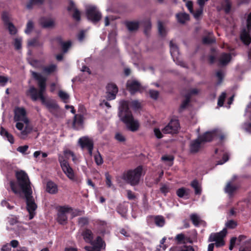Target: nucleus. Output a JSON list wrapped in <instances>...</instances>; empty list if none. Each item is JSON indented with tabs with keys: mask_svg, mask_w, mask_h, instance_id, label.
<instances>
[{
	"mask_svg": "<svg viewBox=\"0 0 251 251\" xmlns=\"http://www.w3.org/2000/svg\"><path fill=\"white\" fill-rule=\"evenodd\" d=\"M33 28V23L32 21H29L26 25V28L25 30V33L27 34H29Z\"/></svg>",
	"mask_w": 251,
	"mask_h": 251,
	"instance_id": "obj_50",
	"label": "nucleus"
},
{
	"mask_svg": "<svg viewBox=\"0 0 251 251\" xmlns=\"http://www.w3.org/2000/svg\"><path fill=\"white\" fill-rule=\"evenodd\" d=\"M115 138L119 142H123L126 141L125 136L120 133H117L115 134Z\"/></svg>",
	"mask_w": 251,
	"mask_h": 251,
	"instance_id": "obj_55",
	"label": "nucleus"
},
{
	"mask_svg": "<svg viewBox=\"0 0 251 251\" xmlns=\"http://www.w3.org/2000/svg\"><path fill=\"white\" fill-rule=\"evenodd\" d=\"M47 191L50 194H54L57 192V186L52 181H49L47 183Z\"/></svg>",
	"mask_w": 251,
	"mask_h": 251,
	"instance_id": "obj_25",
	"label": "nucleus"
},
{
	"mask_svg": "<svg viewBox=\"0 0 251 251\" xmlns=\"http://www.w3.org/2000/svg\"><path fill=\"white\" fill-rule=\"evenodd\" d=\"M161 159L163 161H168L169 165L171 166L172 165L173 158L172 156H163L162 157Z\"/></svg>",
	"mask_w": 251,
	"mask_h": 251,
	"instance_id": "obj_56",
	"label": "nucleus"
},
{
	"mask_svg": "<svg viewBox=\"0 0 251 251\" xmlns=\"http://www.w3.org/2000/svg\"><path fill=\"white\" fill-rule=\"evenodd\" d=\"M179 251H195V250L191 246H183Z\"/></svg>",
	"mask_w": 251,
	"mask_h": 251,
	"instance_id": "obj_63",
	"label": "nucleus"
},
{
	"mask_svg": "<svg viewBox=\"0 0 251 251\" xmlns=\"http://www.w3.org/2000/svg\"><path fill=\"white\" fill-rule=\"evenodd\" d=\"M106 177V184L108 187H111L112 186V183L111 181V177L108 173L105 174Z\"/></svg>",
	"mask_w": 251,
	"mask_h": 251,
	"instance_id": "obj_54",
	"label": "nucleus"
},
{
	"mask_svg": "<svg viewBox=\"0 0 251 251\" xmlns=\"http://www.w3.org/2000/svg\"><path fill=\"white\" fill-rule=\"evenodd\" d=\"M59 162L63 173L71 180L76 181L74 172L67 160H65L62 156H59Z\"/></svg>",
	"mask_w": 251,
	"mask_h": 251,
	"instance_id": "obj_8",
	"label": "nucleus"
},
{
	"mask_svg": "<svg viewBox=\"0 0 251 251\" xmlns=\"http://www.w3.org/2000/svg\"><path fill=\"white\" fill-rule=\"evenodd\" d=\"M215 42V39L213 36L212 32H209L208 36H205L202 39V42L204 44H211Z\"/></svg>",
	"mask_w": 251,
	"mask_h": 251,
	"instance_id": "obj_34",
	"label": "nucleus"
},
{
	"mask_svg": "<svg viewBox=\"0 0 251 251\" xmlns=\"http://www.w3.org/2000/svg\"><path fill=\"white\" fill-rule=\"evenodd\" d=\"M190 190L184 187H181L177 190L176 194L179 198H183L185 196H188L190 194Z\"/></svg>",
	"mask_w": 251,
	"mask_h": 251,
	"instance_id": "obj_32",
	"label": "nucleus"
},
{
	"mask_svg": "<svg viewBox=\"0 0 251 251\" xmlns=\"http://www.w3.org/2000/svg\"><path fill=\"white\" fill-rule=\"evenodd\" d=\"M129 102L126 100L120 101L119 116L127 128L131 131L135 132L139 129L140 124L138 121L134 118L131 111H129Z\"/></svg>",
	"mask_w": 251,
	"mask_h": 251,
	"instance_id": "obj_3",
	"label": "nucleus"
},
{
	"mask_svg": "<svg viewBox=\"0 0 251 251\" xmlns=\"http://www.w3.org/2000/svg\"><path fill=\"white\" fill-rule=\"evenodd\" d=\"M142 172V167L139 166L134 169L124 172L122 178L131 185L135 186L139 183Z\"/></svg>",
	"mask_w": 251,
	"mask_h": 251,
	"instance_id": "obj_6",
	"label": "nucleus"
},
{
	"mask_svg": "<svg viewBox=\"0 0 251 251\" xmlns=\"http://www.w3.org/2000/svg\"><path fill=\"white\" fill-rule=\"evenodd\" d=\"M208 0H197L198 3L200 5V8L196 10L195 12L193 11V13H192L196 19L199 18V17L202 14L203 6L204 5L205 2Z\"/></svg>",
	"mask_w": 251,
	"mask_h": 251,
	"instance_id": "obj_22",
	"label": "nucleus"
},
{
	"mask_svg": "<svg viewBox=\"0 0 251 251\" xmlns=\"http://www.w3.org/2000/svg\"><path fill=\"white\" fill-rule=\"evenodd\" d=\"M245 238V237L244 236H240L238 239H237L235 237H233L230 240V244L235 245L236 241L237 240H239V241H242V240L244 239Z\"/></svg>",
	"mask_w": 251,
	"mask_h": 251,
	"instance_id": "obj_57",
	"label": "nucleus"
},
{
	"mask_svg": "<svg viewBox=\"0 0 251 251\" xmlns=\"http://www.w3.org/2000/svg\"><path fill=\"white\" fill-rule=\"evenodd\" d=\"M59 97L64 101V102H67V100L69 98V95L63 91H59L58 92Z\"/></svg>",
	"mask_w": 251,
	"mask_h": 251,
	"instance_id": "obj_45",
	"label": "nucleus"
},
{
	"mask_svg": "<svg viewBox=\"0 0 251 251\" xmlns=\"http://www.w3.org/2000/svg\"><path fill=\"white\" fill-rule=\"evenodd\" d=\"M94 158L95 162L98 165H101L103 163V159L99 152L95 155Z\"/></svg>",
	"mask_w": 251,
	"mask_h": 251,
	"instance_id": "obj_46",
	"label": "nucleus"
},
{
	"mask_svg": "<svg viewBox=\"0 0 251 251\" xmlns=\"http://www.w3.org/2000/svg\"><path fill=\"white\" fill-rule=\"evenodd\" d=\"M226 229L224 228L219 232L212 233L209 237L208 241L209 242H215V246L217 247L223 246L225 244L224 238L226 236Z\"/></svg>",
	"mask_w": 251,
	"mask_h": 251,
	"instance_id": "obj_10",
	"label": "nucleus"
},
{
	"mask_svg": "<svg viewBox=\"0 0 251 251\" xmlns=\"http://www.w3.org/2000/svg\"><path fill=\"white\" fill-rule=\"evenodd\" d=\"M117 212L120 214L122 217H125L127 212V208L122 205L120 204L117 208Z\"/></svg>",
	"mask_w": 251,
	"mask_h": 251,
	"instance_id": "obj_42",
	"label": "nucleus"
},
{
	"mask_svg": "<svg viewBox=\"0 0 251 251\" xmlns=\"http://www.w3.org/2000/svg\"><path fill=\"white\" fill-rule=\"evenodd\" d=\"M26 200V209L29 214V219H32L35 216L37 205L32 196V191L24 194Z\"/></svg>",
	"mask_w": 251,
	"mask_h": 251,
	"instance_id": "obj_7",
	"label": "nucleus"
},
{
	"mask_svg": "<svg viewBox=\"0 0 251 251\" xmlns=\"http://www.w3.org/2000/svg\"><path fill=\"white\" fill-rule=\"evenodd\" d=\"M130 105L132 107L135 109H138L140 107V103L137 100L131 101Z\"/></svg>",
	"mask_w": 251,
	"mask_h": 251,
	"instance_id": "obj_60",
	"label": "nucleus"
},
{
	"mask_svg": "<svg viewBox=\"0 0 251 251\" xmlns=\"http://www.w3.org/2000/svg\"><path fill=\"white\" fill-rule=\"evenodd\" d=\"M44 0H30L26 4V8L30 9L32 8L33 5L36 4H41Z\"/></svg>",
	"mask_w": 251,
	"mask_h": 251,
	"instance_id": "obj_40",
	"label": "nucleus"
},
{
	"mask_svg": "<svg viewBox=\"0 0 251 251\" xmlns=\"http://www.w3.org/2000/svg\"><path fill=\"white\" fill-rule=\"evenodd\" d=\"M179 127V124L178 120L172 119L169 124L162 130L164 134L176 133Z\"/></svg>",
	"mask_w": 251,
	"mask_h": 251,
	"instance_id": "obj_13",
	"label": "nucleus"
},
{
	"mask_svg": "<svg viewBox=\"0 0 251 251\" xmlns=\"http://www.w3.org/2000/svg\"><path fill=\"white\" fill-rule=\"evenodd\" d=\"M239 251H251V240L246 241L244 245L241 246Z\"/></svg>",
	"mask_w": 251,
	"mask_h": 251,
	"instance_id": "obj_35",
	"label": "nucleus"
},
{
	"mask_svg": "<svg viewBox=\"0 0 251 251\" xmlns=\"http://www.w3.org/2000/svg\"><path fill=\"white\" fill-rule=\"evenodd\" d=\"M8 222L10 226H14L18 223V220L16 218L11 217L8 218Z\"/></svg>",
	"mask_w": 251,
	"mask_h": 251,
	"instance_id": "obj_62",
	"label": "nucleus"
},
{
	"mask_svg": "<svg viewBox=\"0 0 251 251\" xmlns=\"http://www.w3.org/2000/svg\"><path fill=\"white\" fill-rule=\"evenodd\" d=\"M16 177L18 187L13 181L10 182V186L12 191L16 194L22 192L24 194L32 191L31 183L27 174L24 171L21 170L16 172Z\"/></svg>",
	"mask_w": 251,
	"mask_h": 251,
	"instance_id": "obj_4",
	"label": "nucleus"
},
{
	"mask_svg": "<svg viewBox=\"0 0 251 251\" xmlns=\"http://www.w3.org/2000/svg\"><path fill=\"white\" fill-rule=\"evenodd\" d=\"M158 29L159 33L161 36H164L166 35L167 32L166 30L160 21L158 22Z\"/></svg>",
	"mask_w": 251,
	"mask_h": 251,
	"instance_id": "obj_41",
	"label": "nucleus"
},
{
	"mask_svg": "<svg viewBox=\"0 0 251 251\" xmlns=\"http://www.w3.org/2000/svg\"><path fill=\"white\" fill-rule=\"evenodd\" d=\"M191 219L194 225L196 226H199L202 222V221L200 217L197 214L191 215Z\"/></svg>",
	"mask_w": 251,
	"mask_h": 251,
	"instance_id": "obj_36",
	"label": "nucleus"
},
{
	"mask_svg": "<svg viewBox=\"0 0 251 251\" xmlns=\"http://www.w3.org/2000/svg\"><path fill=\"white\" fill-rule=\"evenodd\" d=\"M86 13L87 18L93 23H96L101 18V14L94 5H88L86 7Z\"/></svg>",
	"mask_w": 251,
	"mask_h": 251,
	"instance_id": "obj_9",
	"label": "nucleus"
},
{
	"mask_svg": "<svg viewBox=\"0 0 251 251\" xmlns=\"http://www.w3.org/2000/svg\"><path fill=\"white\" fill-rule=\"evenodd\" d=\"M217 137H219L220 140H223L225 138V135L222 134L221 131L219 129H215L205 132L202 136H199L198 139L191 142L190 146L191 152L196 153L198 152L202 143L211 141Z\"/></svg>",
	"mask_w": 251,
	"mask_h": 251,
	"instance_id": "obj_5",
	"label": "nucleus"
},
{
	"mask_svg": "<svg viewBox=\"0 0 251 251\" xmlns=\"http://www.w3.org/2000/svg\"><path fill=\"white\" fill-rule=\"evenodd\" d=\"M170 52L173 60L176 64L184 67V63L182 61L179 55L178 49L177 46L171 41L170 42Z\"/></svg>",
	"mask_w": 251,
	"mask_h": 251,
	"instance_id": "obj_11",
	"label": "nucleus"
},
{
	"mask_svg": "<svg viewBox=\"0 0 251 251\" xmlns=\"http://www.w3.org/2000/svg\"><path fill=\"white\" fill-rule=\"evenodd\" d=\"M93 245L92 248H95L100 250L104 246H105L103 241L100 237H98L96 240L92 241L91 243Z\"/></svg>",
	"mask_w": 251,
	"mask_h": 251,
	"instance_id": "obj_27",
	"label": "nucleus"
},
{
	"mask_svg": "<svg viewBox=\"0 0 251 251\" xmlns=\"http://www.w3.org/2000/svg\"><path fill=\"white\" fill-rule=\"evenodd\" d=\"M199 93V90L197 89L194 88L190 91V94L186 96V99L183 101L181 105V108L183 109L186 107L190 101V95H196Z\"/></svg>",
	"mask_w": 251,
	"mask_h": 251,
	"instance_id": "obj_26",
	"label": "nucleus"
},
{
	"mask_svg": "<svg viewBox=\"0 0 251 251\" xmlns=\"http://www.w3.org/2000/svg\"><path fill=\"white\" fill-rule=\"evenodd\" d=\"M0 133L1 136L6 138L11 144L14 142V137L12 134L9 133L4 128L1 127Z\"/></svg>",
	"mask_w": 251,
	"mask_h": 251,
	"instance_id": "obj_28",
	"label": "nucleus"
},
{
	"mask_svg": "<svg viewBox=\"0 0 251 251\" xmlns=\"http://www.w3.org/2000/svg\"><path fill=\"white\" fill-rule=\"evenodd\" d=\"M73 152L69 150H64L63 151V154L59 153L58 154V159H59V156H62L65 160H67L69 159V156H71Z\"/></svg>",
	"mask_w": 251,
	"mask_h": 251,
	"instance_id": "obj_38",
	"label": "nucleus"
},
{
	"mask_svg": "<svg viewBox=\"0 0 251 251\" xmlns=\"http://www.w3.org/2000/svg\"><path fill=\"white\" fill-rule=\"evenodd\" d=\"M154 133L157 138H161L162 137V133L159 128H154Z\"/></svg>",
	"mask_w": 251,
	"mask_h": 251,
	"instance_id": "obj_64",
	"label": "nucleus"
},
{
	"mask_svg": "<svg viewBox=\"0 0 251 251\" xmlns=\"http://www.w3.org/2000/svg\"><path fill=\"white\" fill-rule=\"evenodd\" d=\"M78 143L81 146V148H87L90 154H92L93 149V143L90 138L88 137H81L79 138Z\"/></svg>",
	"mask_w": 251,
	"mask_h": 251,
	"instance_id": "obj_16",
	"label": "nucleus"
},
{
	"mask_svg": "<svg viewBox=\"0 0 251 251\" xmlns=\"http://www.w3.org/2000/svg\"><path fill=\"white\" fill-rule=\"evenodd\" d=\"M175 240L178 244L192 243V241L183 233L178 234L175 237Z\"/></svg>",
	"mask_w": 251,
	"mask_h": 251,
	"instance_id": "obj_24",
	"label": "nucleus"
},
{
	"mask_svg": "<svg viewBox=\"0 0 251 251\" xmlns=\"http://www.w3.org/2000/svg\"><path fill=\"white\" fill-rule=\"evenodd\" d=\"M40 25L45 28L52 27L54 26V21L49 18H42L40 20Z\"/></svg>",
	"mask_w": 251,
	"mask_h": 251,
	"instance_id": "obj_20",
	"label": "nucleus"
},
{
	"mask_svg": "<svg viewBox=\"0 0 251 251\" xmlns=\"http://www.w3.org/2000/svg\"><path fill=\"white\" fill-rule=\"evenodd\" d=\"M126 87L131 94H133L138 91H140L142 89L141 84L134 79H131L127 81Z\"/></svg>",
	"mask_w": 251,
	"mask_h": 251,
	"instance_id": "obj_15",
	"label": "nucleus"
},
{
	"mask_svg": "<svg viewBox=\"0 0 251 251\" xmlns=\"http://www.w3.org/2000/svg\"><path fill=\"white\" fill-rule=\"evenodd\" d=\"M222 5L226 13H228L230 11L231 3L229 0H225Z\"/></svg>",
	"mask_w": 251,
	"mask_h": 251,
	"instance_id": "obj_39",
	"label": "nucleus"
},
{
	"mask_svg": "<svg viewBox=\"0 0 251 251\" xmlns=\"http://www.w3.org/2000/svg\"><path fill=\"white\" fill-rule=\"evenodd\" d=\"M231 56L230 53H223L219 57V62L221 65H226L231 60Z\"/></svg>",
	"mask_w": 251,
	"mask_h": 251,
	"instance_id": "obj_21",
	"label": "nucleus"
},
{
	"mask_svg": "<svg viewBox=\"0 0 251 251\" xmlns=\"http://www.w3.org/2000/svg\"><path fill=\"white\" fill-rule=\"evenodd\" d=\"M9 80L7 76L0 75V86H4Z\"/></svg>",
	"mask_w": 251,
	"mask_h": 251,
	"instance_id": "obj_48",
	"label": "nucleus"
},
{
	"mask_svg": "<svg viewBox=\"0 0 251 251\" xmlns=\"http://www.w3.org/2000/svg\"><path fill=\"white\" fill-rule=\"evenodd\" d=\"M28 146L27 145H25L23 146H20L19 147L17 150L18 151L22 153H25V151L28 150Z\"/></svg>",
	"mask_w": 251,
	"mask_h": 251,
	"instance_id": "obj_58",
	"label": "nucleus"
},
{
	"mask_svg": "<svg viewBox=\"0 0 251 251\" xmlns=\"http://www.w3.org/2000/svg\"><path fill=\"white\" fill-rule=\"evenodd\" d=\"M150 96L153 99H157L158 97V92L155 90H150Z\"/></svg>",
	"mask_w": 251,
	"mask_h": 251,
	"instance_id": "obj_61",
	"label": "nucleus"
},
{
	"mask_svg": "<svg viewBox=\"0 0 251 251\" xmlns=\"http://www.w3.org/2000/svg\"><path fill=\"white\" fill-rule=\"evenodd\" d=\"M248 30L243 29L241 33L240 38L242 42L247 45H249L251 42V37L249 31L251 27V12L249 14L247 20Z\"/></svg>",
	"mask_w": 251,
	"mask_h": 251,
	"instance_id": "obj_12",
	"label": "nucleus"
},
{
	"mask_svg": "<svg viewBox=\"0 0 251 251\" xmlns=\"http://www.w3.org/2000/svg\"><path fill=\"white\" fill-rule=\"evenodd\" d=\"M228 160V155L227 153H225L223 156V160L218 162L217 165H222Z\"/></svg>",
	"mask_w": 251,
	"mask_h": 251,
	"instance_id": "obj_59",
	"label": "nucleus"
},
{
	"mask_svg": "<svg viewBox=\"0 0 251 251\" xmlns=\"http://www.w3.org/2000/svg\"><path fill=\"white\" fill-rule=\"evenodd\" d=\"M84 239L88 243H91L93 240V233L91 230L86 229L82 233Z\"/></svg>",
	"mask_w": 251,
	"mask_h": 251,
	"instance_id": "obj_30",
	"label": "nucleus"
},
{
	"mask_svg": "<svg viewBox=\"0 0 251 251\" xmlns=\"http://www.w3.org/2000/svg\"><path fill=\"white\" fill-rule=\"evenodd\" d=\"M83 117L81 115H75L73 122V127L75 129H80L82 127Z\"/></svg>",
	"mask_w": 251,
	"mask_h": 251,
	"instance_id": "obj_19",
	"label": "nucleus"
},
{
	"mask_svg": "<svg viewBox=\"0 0 251 251\" xmlns=\"http://www.w3.org/2000/svg\"><path fill=\"white\" fill-rule=\"evenodd\" d=\"M154 222L159 226H163L165 224V220L162 216H158L155 217Z\"/></svg>",
	"mask_w": 251,
	"mask_h": 251,
	"instance_id": "obj_37",
	"label": "nucleus"
},
{
	"mask_svg": "<svg viewBox=\"0 0 251 251\" xmlns=\"http://www.w3.org/2000/svg\"><path fill=\"white\" fill-rule=\"evenodd\" d=\"M226 226L227 228L233 229L237 226V223L235 221L231 220L226 223Z\"/></svg>",
	"mask_w": 251,
	"mask_h": 251,
	"instance_id": "obj_51",
	"label": "nucleus"
},
{
	"mask_svg": "<svg viewBox=\"0 0 251 251\" xmlns=\"http://www.w3.org/2000/svg\"><path fill=\"white\" fill-rule=\"evenodd\" d=\"M226 97V93L225 92H223L222 94L220 96L218 99V105L219 106H222L223 105L224 101Z\"/></svg>",
	"mask_w": 251,
	"mask_h": 251,
	"instance_id": "obj_53",
	"label": "nucleus"
},
{
	"mask_svg": "<svg viewBox=\"0 0 251 251\" xmlns=\"http://www.w3.org/2000/svg\"><path fill=\"white\" fill-rule=\"evenodd\" d=\"M9 30V33L11 35H14L17 32V29L15 26L11 23H8L6 25Z\"/></svg>",
	"mask_w": 251,
	"mask_h": 251,
	"instance_id": "obj_44",
	"label": "nucleus"
},
{
	"mask_svg": "<svg viewBox=\"0 0 251 251\" xmlns=\"http://www.w3.org/2000/svg\"><path fill=\"white\" fill-rule=\"evenodd\" d=\"M32 76L38 81L39 91L33 86H31L28 91V93L30 95L32 100L34 101L40 99L42 103L46 105L47 108L50 111L55 110L58 108L56 102L53 100H46L44 96V93L46 88L47 78L41 74L35 72H32Z\"/></svg>",
	"mask_w": 251,
	"mask_h": 251,
	"instance_id": "obj_1",
	"label": "nucleus"
},
{
	"mask_svg": "<svg viewBox=\"0 0 251 251\" xmlns=\"http://www.w3.org/2000/svg\"><path fill=\"white\" fill-rule=\"evenodd\" d=\"M78 223L80 226H83L88 224L89 220L87 218L81 217L78 219Z\"/></svg>",
	"mask_w": 251,
	"mask_h": 251,
	"instance_id": "obj_49",
	"label": "nucleus"
},
{
	"mask_svg": "<svg viewBox=\"0 0 251 251\" xmlns=\"http://www.w3.org/2000/svg\"><path fill=\"white\" fill-rule=\"evenodd\" d=\"M237 189V187L231 184V182H228L225 188V192L228 194L230 197H231L235 191Z\"/></svg>",
	"mask_w": 251,
	"mask_h": 251,
	"instance_id": "obj_31",
	"label": "nucleus"
},
{
	"mask_svg": "<svg viewBox=\"0 0 251 251\" xmlns=\"http://www.w3.org/2000/svg\"><path fill=\"white\" fill-rule=\"evenodd\" d=\"M22 41V39L21 38H16L15 39L14 46L16 50H20L21 48Z\"/></svg>",
	"mask_w": 251,
	"mask_h": 251,
	"instance_id": "obj_47",
	"label": "nucleus"
},
{
	"mask_svg": "<svg viewBox=\"0 0 251 251\" xmlns=\"http://www.w3.org/2000/svg\"><path fill=\"white\" fill-rule=\"evenodd\" d=\"M61 45L63 52L66 53L71 46V42L69 41L66 42H63Z\"/></svg>",
	"mask_w": 251,
	"mask_h": 251,
	"instance_id": "obj_52",
	"label": "nucleus"
},
{
	"mask_svg": "<svg viewBox=\"0 0 251 251\" xmlns=\"http://www.w3.org/2000/svg\"><path fill=\"white\" fill-rule=\"evenodd\" d=\"M56 66L54 64L50 65L49 66L46 67L43 69L44 72L50 74L54 72L56 70Z\"/></svg>",
	"mask_w": 251,
	"mask_h": 251,
	"instance_id": "obj_43",
	"label": "nucleus"
},
{
	"mask_svg": "<svg viewBox=\"0 0 251 251\" xmlns=\"http://www.w3.org/2000/svg\"><path fill=\"white\" fill-rule=\"evenodd\" d=\"M68 11H74V13L73 15V18L76 21H79L80 19V12L78 10V9L75 7V5L73 1H70V5L68 7Z\"/></svg>",
	"mask_w": 251,
	"mask_h": 251,
	"instance_id": "obj_23",
	"label": "nucleus"
},
{
	"mask_svg": "<svg viewBox=\"0 0 251 251\" xmlns=\"http://www.w3.org/2000/svg\"><path fill=\"white\" fill-rule=\"evenodd\" d=\"M14 121L16 122V127L19 130L18 135L25 139L32 130L29 121L26 116V112L23 107H17L14 109Z\"/></svg>",
	"mask_w": 251,
	"mask_h": 251,
	"instance_id": "obj_2",
	"label": "nucleus"
},
{
	"mask_svg": "<svg viewBox=\"0 0 251 251\" xmlns=\"http://www.w3.org/2000/svg\"><path fill=\"white\" fill-rule=\"evenodd\" d=\"M106 99L108 100H112L115 99L118 89L117 86L113 83L108 84L106 87Z\"/></svg>",
	"mask_w": 251,
	"mask_h": 251,
	"instance_id": "obj_17",
	"label": "nucleus"
},
{
	"mask_svg": "<svg viewBox=\"0 0 251 251\" xmlns=\"http://www.w3.org/2000/svg\"><path fill=\"white\" fill-rule=\"evenodd\" d=\"M125 24L130 32L136 31L139 27V22L137 21H126Z\"/></svg>",
	"mask_w": 251,
	"mask_h": 251,
	"instance_id": "obj_18",
	"label": "nucleus"
},
{
	"mask_svg": "<svg viewBox=\"0 0 251 251\" xmlns=\"http://www.w3.org/2000/svg\"><path fill=\"white\" fill-rule=\"evenodd\" d=\"M191 185L195 189V194L200 195L201 194V188L197 180H193L191 182Z\"/></svg>",
	"mask_w": 251,
	"mask_h": 251,
	"instance_id": "obj_33",
	"label": "nucleus"
},
{
	"mask_svg": "<svg viewBox=\"0 0 251 251\" xmlns=\"http://www.w3.org/2000/svg\"><path fill=\"white\" fill-rule=\"evenodd\" d=\"M177 21L181 24H184L189 20V16L185 13H180L176 15Z\"/></svg>",
	"mask_w": 251,
	"mask_h": 251,
	"instance_id": "obj_29",
	"label": "nucleus"
},
{
	"mask_svg": "<svg viewBox=\"0 0 251 251\" xmlns=\"http://www.w3.org/2000/svg\"><path fill=\"white\" fill-rule=\"evenodd\" d=\"M72 212V208L68 206L60 207L58 209L57 214V221L61 224H65L67 221V214Z\"/></svg>",
	"mask_w": 251,
	"mask_h": 251,
	"instance_id": "obj_14",
	"label": "nucleus"
}]
</instances>
